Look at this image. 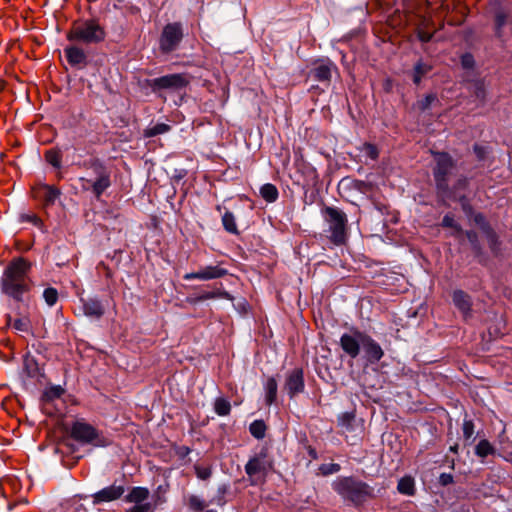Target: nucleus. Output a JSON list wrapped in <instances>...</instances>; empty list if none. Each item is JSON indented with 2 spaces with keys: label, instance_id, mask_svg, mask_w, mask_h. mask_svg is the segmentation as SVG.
Listing matches in <instances>:
<instances>
[{
  "label": "nucleus",
  "instance_id": "obj_38",
  "mask_svg": "<svg viewBox=\"0 0 512 512\" xmlns=\"http://www.w3.org/2000/svg\"><path fill=\"white\" fill-rule=\"evenodd\" d=\"M45 158L49 164L59 168L61 166V154L55 150H49L45 154Z\"/></svg>",
  "mask_w": 512,
  "mask_h": 512
},
{
  "label": "nucleus",
  "instance_id": "obj_17",
  "mask_svg": "<svg viewBox=\"0 0 512 512\" xmlns=\"http://www.w3.org/2000/svg\"><path fill=\"white\" fill-rule=\"evenodd\" d=\"M452 301L455 307L462 313L464 318L471 314V297L462 290H455L452 295Z\"/></svg>",
  "mask_w": 512,
  "mask_h": 512
},
{
  "label": "nucleus",
  "instance_id": "obj_8",
  "mask_svg": "<svg viewBox=\"0 0 512 512\" xmlns=\"http://www.w3.org/2000/svg\"><path fill=\"white\" fill-rule=\"evenodd\" d=\"M183 39V28L179 22L168 23L164 26L160 39L159 47L163 53L174 51Z\"/></svg>",
  "mask_w": 512,
  "mask_h": 512
},
{
  "label": "nucleus",
  "instance_id": "obj_7",
  "mask_svg": "<svg viewBox=\"0 0 512 512\" xmlns=\"http://www.w3.org/2000/svg\"><path fill=\"white\" fill-rule=\"evenodd\" d=\"M436 167L434 168V179L437 188L446 193L449 190V176L455 170V162L452 157L445 152H438L434 154Z\"/></svg>",
  "mask_w": 512,
  "mask_h": 512
},
{
  "label": "nucleus",
  "instance_id": "obj_30",
  "mask_svg": "<svg viewBox=\"0 0 512 512\" xmlns=\"http://www.w3.org/2000/svg\"><path fill=\"white\" fill-rule=\"evenodd\" d=\"M222 223L226 231L232 234H237L238 229L235 221V217L232 212L226 211L222 216Z\"/></svg>",
  "mask_w": 512,
  "mask_h": 512
},
{
  "label": "nucleus",
  "instance_id": "obj_33",
  "mask_svg": "<svg viewBox=\"0 0 512 512\" xmlns=\"http://www.w3.org/2000/svg\"><path fill=\"white\" fill-rule=\"evenodd\" d=\"M169 130H170V126L168 124L158 123L152 127H148L144 131V136L150 138V137H154V136H157L160 134H164V133L168 132Z\"/></svg>",
  "mask_w": 512,
  "mask_h": 512
},
{
  "label": "nucleus",
  "instance_id": "obj_2",
  "mask_svg": "<svg viewBox=\"0 0 512 512\" xmlns=\"http://www.w3.org/2000/svg\"><path fill=\"white\" fill-rule=\"evenodd\" d=\"M333 489L355 505L362 504L373 496V489L367 483L353 477L338 478L333 483Z\"/></svg>",
  "mask_w": 512,
  "mask_h": 512
},
{
  "label": "nucleus",
  "instance_id": "obj_9",
  "mask_svg": "<svg viewBox=\"0 0 512 512\" xmlns=\"http://www.w3.org/2000/svg\"><path fill=\"white\" fill-rule=\"evenodd\" d=\"M189 83L185 74H169L148 81V85L154 92L160 90L178 91L186 87Z\"/></svg>",
  "mask_w": 512,
  "mask_h": 512
},
{
  "label": "nucleus",
  "instance_id": "obj_4",
  "mask_svg": "<svg viewBox=\"0 0 512 512\" xmlns=\"http://www.w3.org/2000/svg\"><path fill=\"white\" fill-rule=\"evenodd\" d=\"M273 468V460L268 455L267 449H261L251 457L245 465V473L249 483L253 486L265 481L267 474Z\"/></svg>",
  "mask_w": 512,
  "mask_h": 512
},
{
  "label": "nucleus",
  "instance_id": "obj_49",
  "mask_svg": "<svg viewBox=\"0 0 512 512\" xmlns=\"http://www.w3.org/2000/svg\"><path fill=\"white\" fill-rule=\"evenodd\" d=\"M440 483L442 485H448V484H451L453 482V476L451 474H447V473H442L440 475Z\"/></svg>",
  "mask_w": 512,
  "mask_h": 512
},
{
  "label": "nucleus",
  "instance_id": "obj_51",
  "mask_svg": "<svg viewBox=\"0 0 512 512\" xmlns=\"http://www.w3.org/2000/svg\"><path fill=\"white\" fill-rule=\"evenodd\" d=\"M474 152L476 153V155L479 159H483L484 155L486 153V150H485V147H483V146L475 145Z\"/></svg>",
  "mask_w": 512,
  "mask_h": 512
},
{
  "label": "nucleus",
  "instance_id": "obj_24",
  "mask_svg": "<svg viewBox=\"0 0 512 512\" xmlns=\"http://www.w3.org/2000/svg\"><path fill=\"white\" fill-rule=\"evenodd\" d=\"M397 490L403 495L413 496L415 494V481L411 476H404L398 481Z\"/></svg>",
  "mask_w": 512,
  "mask_h": 512
},
{
  "label": "nucleus",
  "instance_id": "obj_28",
  "mask_svg": "<svg viewBox=\"0 0 512 512\" xmlns=\"http://www.w3.org/2000/svg\"><path fill=\"white\" fill-rule=\"evenodd\" d=\"M475 454L478 457L484 458L488 455L495 454V448L491 445V443L488 440L483 439L479 441V443L476 445Z\"/></svg>",
  "mask_w": 512,
  "mask_h": 512
},
{
  "label": "nucleus",
  "instance_id": "obj_50",
  "mask_svg": "<svg viewBox=\"0 0 512 512\" xmlns=\"http://www.w3.org/2000/svg\"><path fill=\"white\" fill-rule=\"evenodd\" d=\"M418 37L422 42H429L432 39V34L425 31H419Z\"/></svg>",
  "mask_w": 512,
  "mask_h": 512
},
{
  "label": "nucleus",
  "instance_id": "obj_31",
  "mask_svg": "<svg viewBox=\"0 0 512 512\" xmlns=\"http://www.w3.org/2000/svg\"><path fill=\"white\" fill-rule=\"evenodd\" d=\"M214 410L219 416H226L230 413L231 405L225 398H217L214 402Z\"/></svg>",
  "mask_w": 512,
  "mask_h": 512
},
{
  "label": "nucleus",
  "instance_id": "obj_52",
  "mask_svg": "<svg viewBox=\"0 0 512 512\" xmlns=\"http://www.w3.org/2000/svg\"><path fill=\"white\" fill-rule=\"evenodd\" d=\"M468 185V179L466 177H461L458 179L455 189H465Z\"/></svg>",
  "mask_w": 512,
  "mask_h": 512
},
{
  "label": "nucleus",
  "instance_id": "obj_16",
  "mask_svg": "<svg viewBox=\"0 0 512 512\" xmlns=\"http://www.w3.org/2000/svg\"><path fill=\"white\" fill-rule=\"evenodd\" d=\"M333 70H336V66L330 60H320L315 63L312 74L317 81L329 82Z\"/></svg>",
  "mask_w": 512,
  "mask_h": 512
},
{
  "label": "nucleus",
  "instance_id": "obj_19",
  "mask_svg": "<svg viewBox=\"0 0 512 512\" xmlns=\"http://www.w3.org/2000/svg\"><path fill=\"white\" fill-rule=\"evenodd\" d=\"M83 312L88 317L100 318L104 314V308L98 299H88L83 301Z\"/></svg>",
  "mask_w": 512,
  "mask_h": 512
},
{
  "label": "nucleus",
  "instance_id": "obj_21",
  "mask_svg": "<svg viewBox=\"0 0 512 512\" xmlns=\"http://www.w3.org/2000/svg\"><path fill=\"white\" fill-rule=\"evenodd\" d=\"M59 196L60 191L54 186L42 185L37 190V197L42 198L46 205L53 204Z\"/></svg>",
  "mask_w": 512,
  "mask_h": 512
},
{
  "label": "nucleus",
  "instance_id": "obj_53",
  "mask_svg": "<svg viewBox=\"0 0 512 512\" xmlns=\"http://www.w3.org/2000/svg\"><path fill=\"white\" fill-rule=\"evenodd\" d=\"M460 200L462 202V206H463L464 211L467 212L468 210H470V206L466 203V198L464 196H461Z\"/></svg>",
  "mask_w": 512,
  "mask_h": 512
},
{
  "label": "nucleus",
  "instance_id": "obj_26",
  "mask_svg": "<svg viewBox=\"0 0 512 512\" xmlns=\"http://www.w3.org/2000/svg\"><path fill=\"white\" fill-rule=\"evenodd\" d=\"M261 197L268 203H273L278 199L279 192L275 185L267 183L260 188Z\"/></svg>",
  "mask_w": 512,
  "mask_h": 512
},
{
  "label": "nucleus",
  "instance_id": "obj_45",
  "mask_svg": "<svg viewBox=\"0 0 512 512\" xmlns=\"http://www.w3.org/2000/svg\"><path fill=\"white\" fill-rule=\"evenodd\" d=\"M195 473L199 479L206 480L211 476L212 471L209 467L196 466Z\"/></svg>",
  "mask_w": 512,
  "mask_h": 512
},
{
  "label": "nucleus",
  "instance_id": "obj_41",
  "mask_svg": "<svg viewBox=\"0 0 512 512\" xmlns=\"http://www.w3.org/2000/svg\"><path fill=\"white\" fill-rule=\"evenodd\" d=\"M462 431L464 439L470 440L474 434V423L471 420H464Z\"/></svg>",
  "mask_w": 512,
  "mask_h": 512
},
{
  "label": "nucleus",
  "instance_id": "obj_5",
  "mask_svg": "<svg viewBox=\"0 0 512 512\" xmlns=\"http://www.w3.org/2000/svg\"><path fill=\"white\" fill-rule=\"evenodd\" d=\"M91 167L95 177H81L79 181L82 190L91 191L97 199H100L102 194L111 186V173L100 162H94Z\"/></svg>",
  "mask_w": 512,
  "mask_h": 512
},
{
  "label": "nucleus",
  "instance_id": "obj_55",
  "mask_svg": "<svg viewBox=\"0 0 512 512\" xmlns=\"http://www.w3.org/2000/svg\"><path fill=\"white\" fill-rule=\"evenodd\" d=\"M309 454H310L314 459H316V458H317V455H316V452H315V450H314V449H310V450H309Z\"/></svg>",
  "mask_w": 512,
  "mask_h": 512
},
{
  "label": "nucleus",
  "instance_id": "obj_57",
  "mask_svg": "<svg viewBox=\"0 0 512 512\" xmlns=\"http://www.w3.org/2000/svg\"><path fill=\"white\" fill-rule=\"evenodd\" d=\"M205 512H216V511H214V510H207V511H205Z\"/></svg>",
  "mask_w": 512,
  "mask_h": 512
},
{
  "label": "nucleus",
  "instance_id": "obj_25",
  "mask_svg": "<svg viewBox=\"0 0 512 512\" xmlns=\"http://www.w3.org/2000/svg\"><path fill=\"white\" fill-rule=\"evenodd\" d=\"M277 382L273 377L267 379L264 389H265V402L267 405H271L277 397Z\"/></svg>",
  "mask_w": 512,
  "mask_h": 512
},
{
  "label": "nucleus",
  "instance_id": "obj_12",
  "mask_svg": "<svg viewBox=\"0 0 512 512\" xmlns=\"http://www.w3.org/2000/svg\"><path fill=\"white\" fill-rule=\"evenodd\" d=\"M228 274V270L220 267L219 265L216 266H205L201 268L197 272H191L186 273L183 278L184 280L190 281V280H201V281H208L213 279H218L226 276Z\"/></svg>",
  "mask_w": 512,
  "mask_h": 512
},
{
  "label": "nucleus",
  "instance_id": "obj_54",
  "mask_svg": "<svg viewBox=\"0 0 512 512\" xmlns=\"http://www.w3.org/2000/svg\"><path fill=\"white\" fill-rule=\"evenodd\" d=\"M467 238L472 242L474 243L475 239H476V234L475 232L473 231H469L467 232Z\"/></svg>",
  "mask_w": 512,
  "mask_h": 512
},
{
  "label": "nucleus",
  "instance_id": "obj_32",
  "mask_svg": "<svg viewBox=\"0 0 512 512\" xmlns=\"http://www.w3.org/2000/svg\"><path fill=\"white\" fill-rule=\"evenodd\" d=\"M249 431L257 439H262L265 436L266 425L262 420H255L249 426Z\"/></svg>",
  "mask_w": 512,
  "mask_h": 512
},
{
  "label": "nucleus",
  "instance_id": "obj_48",
  "mask_svg": "<svg viewBox=\"0 0 512 512\" xmlns=\"http://www.w3.org/2000/svg\"><path fill=\"white\" fill-rule=\"evenodd\" d=\"M340 470V465L339 464H330L328 466H322L321 467V471L323 474H332V473H336Z\"/></svg>",
  "mask_w": 512,
  "mask_h": 512
},
{
  "label": "nucleus",
  "instance_id": "obj_47",
  "mask_svg": "<svg viewBox=\"0 0 512 512\" xmlns=\"http://www.w3.org/2000/svg\"><path fill=\"white\" fill-rule=\"evenodd\" d=\"M436 99V95L434 94L427 95L423 100L419 102L420 109L425 110L429 108Z\"/></svg>",
  "mask_w": 512,
  "mask_h": 512
},
{
  "label": "nucleus",
  "instance_id": "obj_18",
  "mask_svg": "<svg viewBox=\"0 0 512 512\" xmlns=\"http://www.w3.org/2000/svg\"><path fill=\"white\" fill-rule=\"evenodd\" d=\"M150 495L146 487H133L130 492L125 496V501L134 503L135 505L144 504Z\"/></svg>",
  "mask_w": 512,
  "mask_h": 512
},
{
  "label": "nucleus",
  "instance_id": "obj_13",
  "mask_svg": "<svg viewBox=\"0 0 512 512\" xmlns=\"http://www.w3.org/2000/svg\"><path fill=\"white\" fill-rule=\"evenodd\" d=\"M124 493V486L113 484L94 493L92 495V502L94 505H98L104 502L115 501L120 499Z\"/></svg>",
  "mask_w": 512,
  "mask_h": 512
},
{
  "label": "nucleus",
  "instance_id": "obj_6",
  "mask_svg": "<svg viewBox=\"0 0 512 512\" xmlns=\"http://www.w3.org/2000/svg\"><path fill=\"white\" fill-rule=\"evenodd\" d=\"M104 38V29L94 20L74 24L67 34L68 40L86 44L99 43L103 41Z\"/></svg>",
  "mask_w": 512,
  "mask_h": 512
},
{
  "label": "nucleus",
  "instance_id": "obj_40",
  "mask_svg": "<svg viewBox=\"0 0 512 512\" xmlns=\"http://www.w3.org/2000/svg\"><path fill=\"white\" fill-rule=\"evenodd\" d=\"M442 226L446 227V228L454 229L457 233L461 231V228L458 225V223L455 221L453 215H449V214L445 215L442 220Z\"/></svg>",
  "mask_w": 512,
  "mask_h": 512
},
{
  "label": "nucleus",
  "instance_id": "obj_34",
  "mask_svg": "<svg viewBox=\"0 0 512 512\" xmlns=\"http://www.w3.org/2000/svg\"><path fill=\"white\" fill-rule=\"evenodd\" d=\"M506 23L507 14L502 10L497 11L495 14V30L498 36H501L502 29L506 25Z\"/></svg>",
  "mask_w": 512,
  "mask_h": 512
},
{
  "label": "nucleus",
  "instance_id": "obj_14",
  "mask_svg": "<svg viewBox=\"0 0 512 512\" xmlns=\"http://www.w3.org/2000/svg\"><path fill=\"white\" fill-rule=\"evenodd\" d=\"M362 350L365 353V357L371 363H376L381 360L384 356V351L370 335L365 334L364 341L362 344Z\"/></svg>",
  "mask_w": 512,
  "mask_h": 512
},
{
  "label": "nucleus",
  "instance_id": "obj_56",
  "mask_svg": "<svg viewBox=\"0 0 512 512\" xmlns=\"http://www.w3.org/2000/svg\"><path fill=\"white\" fill-rule=\"evenodd\" d=\"M457 449H458L457 445L450 447V450L453 451V452H457Z\"/></svg>",
  "mask_w": 512,
  "mask_h": 512
},
{
  "label": "nucleus",
  "instance_id": "obj_1",
  "mask_svg": "<svg viewBox=\"0 0 512 512\" xmlns=\"http://www.w3.org/2000/svg\"><path fill=\"white\" fill-rule=\"evenodd\" d=\"M31 263L19 257L13 259L5 268L1 277V291L15 301H23L25 293L31 288L29 271Z\"/></svg>",
  "mask_w": 512,
  "mask_h": 512
},
{
  "label": "nucleus",
  "instance_id": "obj_43",
  "mask_svg": "<svg viewBox=\"0 0 512 512\" xmlns=\"http://www.w3.org/2000/svg\"><path fill=\"white\" fill-rule=\"evenodd\" d=\"M154 505L146 502L144 504L134 505L125 512H154Z\"/></svg>",
  "mask_w": 512,
  "mask_h": 512
},
{
  "label": "nucleus",
  "instance_id": "obj_10",
  "mask_svg": "<svg viewBox=\"0 0 512 512\" xmlns=\"http://www.w3.org/2000/svg\"><path fill=\"white\" fill-rule=\"evenodd\" d=\"M365 334V332L354 328L351 329L349 333H344L340 337V346L342 350L352 359L359 356Z\"/></svg>",
  "mask_w": 512,
  "mask_h": 512
},
{
  "label": "nucleus",
  "instance_id": "obj_46",
  "mask_svg": "<svg viewBox=\"0 0 512 512\" xmlns=\"http://www.w3.org/2000/svg\"><path fill=\"white\" fill-rule=\"evenodd\" d=\"M461 64L463 68L470 69L474 66V58L470 53H466L461 57Z\"/></svg>",
  "mask_w": 512,
  "mask_h": 512
},
{
  "label": "nucleus",
  "instance_id": "obj_29",
  "mask_svg": "<svg viewBox=\"0 0 512 512\" xmlns=\"http://www.w3.org/2000/svg\"><path fill=\"white\" fill-rule=\"evenodd\" d=\"M8 324L11 325L16 331L29 332L31 328V322L27 317L17 318L12 321L11 317H8Z\"/></svg>",
  "mask_w": 512,
  "mask_h": 512
},
{
  "label": "nucleus",
  "instance_id": "obj_22",
  "mask_svg": "<svg viewBox=\"0 0 512 512\" xmlns=\"http://www.w3.org/2000/svg\"><path fill=\"white\" fill-rule=\"evenodd\" d=\"M65 55L70 65L76 66L83 64L86 61V55L84 51L76 46H70L65 48Z\"/></svg>",
  "mask_w": 512,
  "mask_h": 512
},
{
  "label": "nucleus",
  "instance_id": "obj_23",
  "mask_svg": "<svg viewBox=\"0 0 512 512\" xmlns=\"http://www.w3.org/2000/svg\"><path fill=\"white\" fill-rule=\"evenodd\" d=\"M474 222L483 229V231L486 233L491 249L495 250L497 243L496 234L492 229H490L485 217L478 213L474 216Z\"/></svg>",
  "mask_w": 512,
  "mask_h": 512
},
{
  "label": "nucleus",
  "instance_id": "obj_11",
  "mask_svg": "<svg viewBox=\"0 0 512 512\" xmlns=\"http://www.w3.org/2000/svg\"><path fill=\"white\" fill-rule=\"evenodd\" d=\"M71 436L82 443H92L97 441V444H100L101 441H98V432L97 430L90 424L76 421L71 428Z\"/></svg>",
  "mask_w": 512,
  "mask_h": 512
},
{
  "label": "nucleus",
  "instance_id": "obj_20",
  "mask_svg": "<svg viewBox=\"0 0 512 512\" xmlns=\"http://www.w3.org/2000/svg\"><path fill=\"white\" fill-rule=\"evenodd\" d=\"M218 298H223V299H227L230 301L234 300V297L229 292L219 288V289H216L213 291H204L200 295L195 297L193 300H190V302L196 303V302H202L205 300L218 299Z\"/></svg>",
  "mask_w": 512,
  "mask_h": 512
},
{
  "label": "nucleus",
  "instance_id": "obj_44",
  "mask_svg": "<svg viewBox=\"0 0 512 512\" xmlns=\"http://www.w3.org/2000/svg\"><path fill=\"white\" fill-rule=\"evenodd\" d=\"M473 93L477 99H479L480 101L483 102L486 97V91H485L484 84L480 81L476 82L474 84V92Z\"/></svg>",
  "mask_w": 512,
  "mask_h": 512
},
{
  "label": "nucleus",
  "instance_id": "obj_39",
  "mask_svg": "<svg viewBox=\"0 0 512 512\" xmlns=\"http://www.w3.org/2000/svg\"><path fill=\"white\" fill-rule=\"evenodd\" d=\"M362 152L372 160H376L379 156L377 147L371 143H365L363 145Z\"/></svg>",
  "mask_w": 512,
  "mask_h": 512
},
{
  "label": "nucleus",
  "instance_id": "obj_3",
  "mask_svg": "<svg viewBox=\"0 0 512 512\" xmlns=\"http://www.w3.org/2000/svg\"><path fill=\"white\" fill-rule=\"evenodd\" d=\"M325 220L328 223L330 241L337 245H344L348 239L347 216L336 207H325L323 209Z\"/></svg>",
  "mask_w": 512,
  "mask_h": 512
},
{
  "label": "nucleus",
  "instance_id": "obj_27",
  "mask_svg": "<svg viewBox=\"0 0 512 512\" xmlns=\"http://www.w3.org/2000/svg\"><path fill=\"white\" fill-rule=\"evenodd\" d=\"M431 69V65L424 63L423 61H418L414 66L413 82L418 85L421 82L422 77L430 72Z\"/></svg>",
  "mask_w": 512,
  "mask_h": 512
},
{
  "label": "nucleus",
  "instance_id": "obj_15",
  "mask_svg": "<svg viewBox=\"0 0 512 512\" xmlns=\"http://www.w3.org/2000/svg\"><path fill=\"white\" fill-rule=\"evenodd\" d=\"M285 389L291 398L303 391L304 377L301 369H295L288 375L285 383Z\"/></svg>",
  "mask_w": 512,
  "mask_h": 512
},
{
  "label": "nucleus",
  "instance_id": "obj_36",
  "mask_svg": "<svg viewBox=\"0 0 512 512\" xmlns=\"http://www.w3.org/2000/svg\"><path fill=\"white\" fill-rule=\"evenodd\" d=\"M188 506L191 510L199 512L206 507V503L203 499L196 495H191L188 498Z\"/></svg>",
  "mask_w": 512,
  "mask_h": 512
},
{
  "label": "nucleus",
  "instance_id": "obj_35",
  "mask_svg": "<svg viewBox=\"0 0 512 512\" xmlns=\"http://www.w3.org/2000/svg\"><path fill=\"white\" fill-rule=\"evenodd\" d=\"M43 298L50 307L54 306L58 300V291L53 287H48L43 292Z\"/></svg>",
  "mask_w": 512,
  "mask_h": 512
},
{
  "label": "nucleus",
  "instance_id": "obj_37",
  "mask_svg": "<svg viewBox=\"0 0 512 512\" xmlns=\"http://www.w3.org/2000/svg\"><path fill=\"white\" fill-rule=\"evenodd\" d=\"M64 392L65 390L61 386H52L45 391L44 397L46 400L52 401L54 399L60 398Z\"/></svg>",
  "mask_w": 512,
  "mask_h": 512
},
{
  "label": "nucleus",
  "instance_id": "obj_42",
  "mask_svg": "<svg viewBox=\"0 0 512 512\" xmlns=\"http://www.w3.org/2000/svg\"><path fill=\"white\" fill-rule=\"evenodd\" d=\"M354 420V415L352 413H343L339 417V425L350 430L352 428V422Z\"/></svg>",
  "mask_w": 512,
  "mask_h": 512
}]
</instances>
